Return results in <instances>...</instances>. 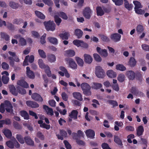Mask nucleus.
I'll list each match as a JSON object with an SVG mask.
<instances>
[{"label": "nucleus", "mask_w": 149, "mask_h": 149, "mask_svg": "<svg viewBox=\"0 0 149 149\" xmlns=\"http://www.w3.org/2000/svg\"><path fill=\"white\" fill-rule=\"evenodd\" d=\"M12 106L10 102L5 101L4 103H1L0 107V112L3 113L5 109L7 112L11 113L13 112Z\"/></svg>", "instance_id": "1"}, {"label": "nucleus", "mask_w": 149, "mask_h": 149, "mask_svg": "<svg viewBox=\"0 0 149 149\" xmlns=\"http://www.w3.org/2000/svg\"><path fill=\"white\" fill-rule=\"evenodd\" d=\"M38 63L40 68L44 69L46 73L49 77L51 75V72L49 67L47 65H45L44 63L43 60L41 59H40L38 60Z\"/></svg>", "instance_id": "2"}, {"label": "nucleus", "mask_w": 149, "mask_h": 149, "mask_svg": "<svg viewBox=\"0 0 149 149\" xmlns=\"http://www.w3.org/2000/svg\"><path fill=\"white\" fill-rule=\"evenodd\" d=\"M81 86L84 94L86 95H91V87L88 84L86 83H82L81 84Z\"/></svg>", "instance_id": "3"}, {"label": "nucleus", "mask_w": 149, "mask_h": 149, "mask_svg": "<svg viewBox=\"0 0 149 149\" xmlns=\"http://www.w3.org/2000/svg\"><path fill=\"white\" fill-rule=\"evenodd\" d=\"M44 24L47 31H54L55 29L56 25L53 21L45 22H44Z\"/></svg>", "instance_id": "4"}, {"label": "nucleus", "mask_w": 149, "mask_h": 149, "mask_svg": "<svg viewBox=\"0 0 149 149\" xmlns=\"http://www.w3.org/2000/svg\"><path fill=\"white\" fill-rule=\"evenodd\" d=\"M95 74L96 76L99 78H103L105 76V72L104 70L99 66L96 67Z\"/></svg>", "instance_id": "5"}, {"label": "nucleus", "mask_w": 149, "mask_h": 149, "mask_svg": "<svg viewBox=\"0 0 149 149\" xmlns=\"http://www.w3.org/2000/svg\"><path fill=\"white\" fill-rule=\"evenodd\" d=\"M73 43L78 47H81L84 48H87L88 47L87 44L81 40H75L73 41Z\"/></svg>", "instance_id": "6"}, {"label": "nucleus", "mask_w": 149, "mask_h": 149, "mask_svg": "<svg viewBox=\"0 0 149 149\" xmlns=\"http://www.w3.org/2000/svg\"><path fill=\"white\" fill-rule=\"evenodd\" d=\"M66 61L68 62V67L75 70L77 68V65L74 60L71 58L66 59Z\"/></svg>", "instance_id": "7"}, {"label": "nucleus", "mask_w": 149, "mask_h": 149, "mask_svg": "<svg viewBox=\"0 0 149 149\" xmlns=\"http://www.w3.org/2000/svg\"><path fill=\"white\" fill-rule=\"evenodd\" d=\"M96 50L102 57L106 58L108 56L107 51L105 49H102L100 47H96Z\"/></svg>", "instance_id": "8"}, {"label": "nucleus", "mask_w": 149, "mask_h": 149, "mask_svg": "<svg viewBox=\"0 0 149 149\" xmlns=\"http://www.w3.org/2000/svg\"><path fill=\"white\" fill-rule=\"evenodd\" d=\"M1 74L3 75L2 77V81L3 83L5 84H7L9 80L8 73L6 71H4L1 73Z\"/></svg>", "instance_id": "9"}, {"label": "nucleus", "mask_w": 149, "mask_h": 149, "mask_svg": "<svg viewBox=\"0 0 149 149\" xmlns=\"http://www.w3.org/2000/svg\"><path fill=\"white\" fill-rule=\"evenodd\" d=\"M92 12V11L89 7H86L84 10V16L86 19H89L91 17Z\"/></svg>", "instance_id": "10"}, {"label": "nucleus", "mask_w": 149, "mask_h": 149, "mask_svg": "<svg viewBox=\"0 0 149 149\" xmlns=\"http://www.w3.org/2000/svg\"><path fill=\"white\" fill-rule=\"evenodd\" d=\"M26 74L27 77L31 79H33L35 77V75L33 72L30 70L29 67H26Z\"/></svg>", "instance_id": "11"}, {"label": "nucleus", "mask_w": 149, "mask_h": 149, "mask_svg": "<svg viewBox=\"0 0 149 149\" xmlns=\"http://www.w3.org/2000/svg\"><path fill=\"white\" fill-rule=\"evenodd\" d=\"M85 133L88 138L93 139L95 136V132L94 130L91 129L86 130Z\"/></svg>", "instance_id": "12"}, {"label": "nucleus", "mask_w": 149, "mask_h": 149, "mask_svg": "<svg viewBox=\"0 0 149 149\" xmlns=\"http://www.w3.org/2000/svg\"><path fill=\"white\" fill-rule=\"evenodd\" d=\"M17 84L24 88H27L29 87L28 84L23 79H20L18 81Z\"/></svg>", "instance_id": "13"}, {"label": "nucleus", "mask_w": 149, "mask_h": 149, "mask_svg": "<svg viewBox=\"0 0 149 149\" xmlns=\"http://www.w3.org/2000/svg\"><path fill=\"white\" fill-rule=\"evenodd\" d=\"M85 62L88 64H91L92 62L93 59L89 54H84V55Z\"/></svg>", "instance_id": "14"}, {"label": "nucleus", "mask_w": 149, "mask_h": 149, "mask_svg": "<svg viewBox=\"0 0 149 149\" xmlns=\"http://www.w3.org/2000/svg\"><path fill=\"white\" fill-rule=\"evenodd\" d=\"M43 108L47 114L51 116H52L54 115V112L52 108L49 107L46 105H44Z\"/></svg>", "instance_id": "15"}, {"label": "nucleus", "mask_w": 149, "mask_h": 149, "mask_svg": "<svg viewBox=\"0 0 149 149\" xmlns=\"http://www.w3.org/2000/svg\"><path fill=\"white\" fill-rule=\"evenodd\" d=\"M2 132L7 138L9 139L11 138L12 134L10 130L6 128L2 130Z\"/></svg>", "instance_id": "16"}, {"label": "nucleus", "mask_w": 149, "mask_h": 149, "mask_svg": "<svg viewBox=\"0 0 149 149\" xmlns=\"http://www.w3.org/2000/svg\"><path fill=\"white\" fill-rule=\"evenodd\" d=\"M121 35L117 33L112 34L111 36V38L114 42H118L120 40Z\"/></svg>", "instance_id": "17"}, {"label": "nucleus", "mask_w": 149, "mask_h": 149, "mask_svg": "<svg viewBox=\"0 0 149 149\" xmlns=\"http://www.w3.org/2000/svg\"><path fill=\"white\" fill-rule=\"evenodd\" d=\"M31 97L33 99L39 102H42L43 101V99L41 96L36 93H33L31 95Z\"/></svg>", "instance_id": "18"}, {"label": "nucleus", "mask_w": 149, "mask_h": 149, "mask_svg": "<svg viewBox=\"0 0 149 149\" xmlns=\"http://www.w3.org/2000/svg\"><path fill=\"white\" fill-rule=\"evenodd\" d=\"M96 9L97 16H101L104 14V7L98 6L96 8Z\"/></svg>", "instance_id": "19"}, {"label": "nucleus", "mask_w": 149, "mask_h": 149, "mask_svg": "<svg viewBox=\"0 0 149 149\" xmlns=\"http://www.w3.org/2000/svg\"><path fill=\"white\" fill-rule=\"evenodd\" d=\"M47 58L48 61L51 63L55 62L56 60V56L53 54H48L47 56Z\"/></svg>", "instance_id": "20"}, {"label": "nucleus", "mask_w": 149, "mask_h": 149, "mask_svg": "<svg viewBox=\"0 0 149 149\" xmlns=\"http://www.w3.org/2000/svg\"><path fill=\"white\" fill-rule=\"evenodd\" d=\"M137 61L133 57H131L128 61V65L130 67H134L136 65Z\"/></svg>", "instance_id": "21"}, {"label": "nucleus", "mask_w": 149, "mask_h": 149, "mask_svg": "<svg viewBox=\"0 0 149 149\" xmlns=\"http://www.w3.org/2000/svg\"><path fill=\"white\" fill-rule=\"evenodd\" d=\"M126 75L130 79H133L135 77L134 72L131 70L127 71L126 72Z\"/></svg>", "instance_id": "22"}, {"label": "nucleus", "mask_w": 149, "mask_h": 149, "mask_svg": "<svg viewBox=\"0 0 149 149\" xmlns=\"http://www.w3.org/2000/svg\"><path fill=\"white\" fill-rule=\"evenodd\" d=\"M107 74L109 77L111 78H115L117 76L116 72L112 70H108L107 72Z\"/></svg>", "instance_id": "23"}, {"label": "nucleus", "mask_w": 149, "mask_h": 149, "mask_svg": "<svg viewBox=\"0 0 149 149\" xmlns=\"http://www.w3.org/2000/svg\"><path fill=\"white\" fill-rule=\"evenodd\" d=\"M64 55L70 57H73L75 55L74 51L72 49H70L65 51Z\"/></svg>", "instance_id": "24"}, {"label": "nucleus", "mask_w": 149, "mask_h": 149, "mask_svg": "<svg viewBox=\"0 0 149 149\" xmlns=\"http://www.w3.org/2000/svg\"><path fill=\"white\" fill-rule=\"evenodd\" d=\"M123 126V124L122 122L116 121L114 122V129L115 130L118 131L119 130L118 127H122Z\"/></svg>", "instance_id": "25"}, {"label": "nucleus", "mask_w": 149, "mask_h": 149, "mask_svg": "<svg viewBox=\"0 0 149 149\" xmlns=\"http://www.w3.org/2000/svg\"><path fill=\"white\" fill-rule=\"evenodd\" d=\"M72 95L73 97L80 101L82 100V95L79 92H74L73 93Z\"/></svg>", "instance_id": "26"}, {"label": "nucleus", "mask_w": 149, "mask_h": 149, "mask_svg": "<svg viewBox=\"0 0 149 149\" xmlns=\"http://www.w3.org/2000/svg\"><path fill=\"white\" fill-rule=\"evenodd\" d=\"M83 32L79 29H76L74 30V34L78 38H80L82 36Z\"/></svg>", "instance_id": "27"}, {"label": "nucleus", "mask_w": 149, "mask_h": 149, "mask_svg": "<svg viewBox=\"0 0 149 149\" xmlns=\"http://www.w3.org/2000/svg\"><path fill=\"white\" fill-rule=\"evenodd\" d=\"M60 134L62 136L58 134H56V136L58 139L63 140V137L62 136L64 137H66L67 136V133L65 131L63 130H61L60 131Z\"/></svg>", "instance_id": "28"}, {"label": "nucleus", "mask_w": 149, "mask_h": 149, "mask_svg": "<svg viewBox=\"0 0 149 149\" xmlns=\"http://www.w3.org/2000/svg\"><path fill=\"white\" fill-rule=\"evenodd\" d=\"M102 85L99 83L93 82L92 84L91 88L94 89H98L101 88Z\"/></svg>", "instance_id": "29"}, {"label": "nucleus", "mask_w": 149, "mask_h": 149, "mask_svg": "<svg viewBox=\"0 0 149 149\" xmlns=\"http://www.w3.org/2000/svg\"><path fill=\"white\" fill-rule=\"evenodd\" d=\"M69 36V33L67 32L62 33L59 35V36L63 40L68 39Z\"/></svg>", "instance_id": "30"}, {"label": "nucleus", "mask_w": 149, "mask_h": 149, "mask_svg": "<svg viewBox=\"0 0 149 149\" xmlns=\"http://www.w3.org/2000/svg\"><path fill=\"white\" fill-rule=\"evenodd\" d=\"M124 5L125 7L129 10H131L133 7V5L129 3L126 0H124Z\"/></svg>", "instance_id": "31"}, {"label": "nucleus", "mask_w": 149, "mask_h": 149, "mask_svg": "<svg viewBox=\"0 0 149 149\" xmlns=\"http://www.w3.org/2000/svg\"><path fill=\"white\" fill-rule=\"evenodd\" d=\"M38 123L40 124V126L41 127L45 128L47 130H48L50 128V126L49 125H46L45 123H43V121L42 120H38Z\"/></svg>", "instance_id": "32"}, {"label": "nucleus", "mask_w": 149, "mask_h": 149, "mask_svg": "<svg viewBox=\"0 0 149 149\" xmlns=\"http://www.w3.org/2000/svg\"><path fill=\"white\" fill-rule=\"evenodd\" d=\"M9 6L13 9H17L19 7V5L18 3H16L13 1H10L9 3Z\"/></svg>", "instance_id": "33"}, {"label": "nucleus", "mask_w": 149, "mask_h": 149, "mask_svg": "<svg viewBox=\"0 0 149 149\" xmlns=\"http://www.w3.org/2000/svg\"><path fill=\"white\" fill-rule=\"evenodd\" d=\"M26 143L28 145H33L34 144V142L29 136H26L24 137Z\"/></svg>", "instance_id": "34"}, {"label": "nucleus", "mask_w": 149, "mask_h": 149, "mask_svg": "<svg viewBox=\"0 0 149 149\" xmlns=\"http://www.w3.org/2000/svg\"><path fill=\"white\" fill-rule=\"evenodd\" d=\"M76 135H77V134L76 133H73L72 134L73 138L76 140V142L77 143L80 145H84V142L82 141L77 139V138L75 136Z\"/></svg>", "instance_id": "35"}, {"label": "nucleus", "mask_w": 149, "mask_h": 149, "mask_svg": "<svg viewBox=\"0 0 149 149\" xmlns=\"http://www.w3.org/2000/svg\"><path fill=\"white\" fill-rule=\"evenodd\" d=\"M20 114L24 119L28 120L29 119V115L26 111H20Z\"/></svg>", "instance_id": "36"}, {"label": "nucleus", "mask_w": 149, "mask_h": 149, "mask_svg": "<svg viewBox=\"0 0 149 149\" xmlns=\"http://www.w3.org/2000/svg\"><path fill=\"white\" fill-rule=\"evenodd\" d=\"M48 40L50 43L54 45H56L58 43V40L55 38L49 37L48 38Z\"/></svg>", "instance_id": "37"}, {"label": "nucleus", "mask_w": 149, "mask_h": 149, "mask_svg": "<svg viewBox=\"0 0 149 149\" xmlns=\"http://www.w3.org/2000/svg\"><path fill=\"white\" fill-rule=\"evenodd\" d=\"M116 69L117 70L123 71L126 70V68L122 64H118L116 65Z\"/></svg>", "instance_id": "38"}, {"label": "nucleus", "mask_w": 149, "mask_h": 149, "mask_svg": "<svg viewBox=\"0 0 149 149\" xmlns=\"http://www.w3.org/2000/svg\"><path fill=\"white\" fill-rule=\"evenodd\" d=\"M133 3L134 5V9L137 8H142V5L141 3L137 0H134L133 1Z\"/></svg>", "instance_id": "39"}, {"label": "nucleus", "mask_w": 149, "mask_h": 149, "mask_svg": "<svg viewBox=\"0 0 149 149\" xmlns=\"http://www.w3.org/2000/svg\"><path fill=\"white\" fill-rule=\"evenodd\" d=\"M75 60L79 65L81 67L83 66L84 61L82 59L78 57H76Z\"/></svg>", "instance_id": "40"}, {"label": "nucleus", "mask_w": 149, "mask_h": 149, "mask_svg": "<svg viewBox=\"0 0 149 149\" xmlns=\"http://www.w3.org/2000/svg\"><path fill=\"white\" fill-rule=\"evenodd\" d=\"M35 13L36 15L38 18L41 19H44L45 17V15L41 12L38 11H36Z\"/></svg>", "instance_id": "41"}, {"label": "nucleus", "mask_w": 149, "mask_h": 149, "mask_svg": "<svg viewBox=\"0 0 149 149\" xmlns=\"http://www.w3.org/2000/svg\"><path fill=\"white\" fill-rule=\"evenodd\" d=\"M77 111L76 110L72 111L71 114L69 116L70 118L73 119H76L77 118Z\"/></svg>", "instance_id": "42"}, {"label": "nucleus", "mask_w": 149, "mask_h": 149, "mask_svg": "<svg viewBox=\"0 0 149 149\" xmlns=\"http://www.w3.org/2000/svg\"><path fill=\"white\" fill-rule=\"evenodd\" d=\"M144 131L143 127V126L140 125L139 126L137 130V134L138 136L141 135Z\"/></svg>", "instance_id": "43"}, {"label": "nucleus", "mask_w": 149, "mask_h": 149, "mask_svg": "<svg viewBox=\"0 0 149 149\" xmlns=\"http://www.w3.org/2000/svg\"><path fill=\"white\" fill-rule=\"evenodd\" d=\"M19 44L22 46H25L26 45V39L23 37H20L19 40Z\"/></svg>", "instance_id": "44"}, {"label": "nucleus", "mask_w": 149, "mask_h": 149, "mask_svg": "<svg viewBox=\"0 0 149 149\" xmlns=\"http://www.w3.org/2000/svg\"><path fill=\"white\" fill-rule=\"evenodd\" d=\"M38 53L40 56L42 58H45L46 57V53L43 50L39 49L38 51Z\"/></svg>", "instance_id": "45"}, {"label": "nucleus", "mask_w": 149, "mask_h": 149, "mask_svg": "<svg viewBox=\"0 0 149 149\" xmlns=\"http://www.w3.org/2000/svg\"><path fill=\"white\" fill-rule=\"evenodd\" d=\"M58 14L63 19L67 20L68 19V17L66 14L63 12H60L58 13Z\"/></svg>", "instance_id": "46"}, {"label": "nucleus", "mask_w": 149, "mask_h": 149, "mask_svg": "<svg viewBox=\"0 0 149 149\" xmlns=\"http://www.w3.org/2000/svg\"><path fill=\"white\" fill-rule=\"evenodd\" d=\"M125 78V76L123 74H120L118 75L117 79L119 82H122L124 81Z\"/></svg>", "instance_id": "47"}, {"label": "nucleus", "mask_w": 149, "mask_h": 149, "mask_svg": "<svg viewBox=\"0 0 149 149\" xmlns=\"http://www.w3.org/2000/svg\"><path fill=\"white\" fill-rule=\"evenodd\" d=\"M95 60L97 62H100L102 61V58L100 56L97 54L95 53L93 54Z\"/></svg>", "instance_id": "48"}, {"label": "nucleus", "mask_w": 149, "mask_h": 149, "mask_svg": "<svg viewBox=\"0 0 149 149\" xmlns=\"http://www.w3.org/2000/svg\"><path fill=\"white\" fill-rule=\"evenodd\" d=\"M16 138L18 141L21 144H23L24 143V139L22 136L20 134H17Z\"/></svg>", "instance_id": "49"}, {"label": "nucleus", "mask_w": 149, "mask_h": 149, "mask_svg": "<svg viewBox=\"0 0 149 149\" xmlns=\"http://www.w3.org/2000/svg\"><path fill=\"white\" fill-rule=\"evenodd\" d=\"M144 29L143 26L141 25H139L136 28V31L138 33H141L143 30Z\"/></svg>", "instance_id": "50"}, {"label": "nucleus", "mask_w": 149, "mask_h": 149, "mask_svg": "<svg viewBox=\"0 0 149 149\" xmlns=\"http://www.w3.org/2000/svg\"><path fill=\"white\" fill-rule=\"evenodd\" d=\"M55 21L58 25H59L62 21L61 19L57 15H55L54 17Z\"/></svg>", "instance_id": "51"}, {"label": "nucleus", "mask_w": 149, "mask_h": 149, "mask_svg": "<svg viewBox=\"0 0 149 149\" xmlns=\"http://www.w3.org/2000/svg\"><path fill=\"white\" fill-rule=\"evenodd\" d=\"M141 8H137L134 9L135 13L138 14L142 15L143 14L144 11L141 9Z\"/></svg>", "instance_id": "52"}, {"label": "nucleus", "mask_w": 149, "mask_h": 149, "mask_svg": "<svg viewBox=\"0 0 149 149\" xmlns=\"http://www.w3.org/2000/svg\"><path fill=\"white\" fill-rule=\"evenodd\" d=\"M107 103L112 105L113 107L117 106L118 104L116 101L113 100H108L107 101Z\"/></svg>", "instance_id": "53"}, {"label": "nucleus", "mask_w": 149, "mask_h": 149, "mask_svg": "<svg viewBox=\"0 0 149 149\" xmlns=\"http://www.w3.org/2000/svg\"><path fill=\"white\" fill-rule=\"evenodd\" d=\"M1 36L2 38L6 40H8L9 39V36L5 33H1Z\"/></svg>", "instance_id": "54"}, {"label": "nucleus", "mask_w": 149, "mask_h": 149, "mask_svg": "<svg viewBox=\"0 0 149 149\" xmlns=\"http://www.w3.org/2000/svg\"><path fill=\"white\" fill-rule=\"evenodd\" d=\"M43 2L49 6H51L53 5V2L51 0H42Z\"/></svg>", "instance_id": "55"}, {"label": "nucleus", "mask_w": 149, "mask_h": 149, "mask_svg": "<svg viewBox=\"0 0 149 149\" xmlns=\"http://www.w3.org/2000/svg\"><path fill=\"white\" fill-rule=\"evenodd\" d=\"M92 102H93V103L92 104V105L95 108L97 107V105H100L98 101L95 99L93 100Z\"/></svg>", "instance_id": "56"}, {"label": "nucleus", "mask_w": 149, "mask_h": 149, "mask_svg": "<svg viewBox=\"0 0 149 149\" xmlns=\"http://www.w3.org/2000/svg\"><path fill=\"white\" fill-rule=\"evenodd\" d=\"M114 141L116 143L119 145L120 146L122 145V142L118 136H114Z\"/></svg>", "instance_id": "57"}, {"label": "nucleus", "mask_w": 149, "mask_h": 149, "mask_svg": "<svg viewBox=\"0 0 149 149\" xmlns=\"http://www.w3.org/2000/svg\"><path fill=\"white\" fill-rule=\"evenodd\" d=\"M2 68L5 70H8L9 68L8 64L5 62H3L1 64Z\"/></svg>", "instance_id": "58"}, {"label": "nucleus", "mask_w": 149, "mask_h": 149, "mask_svg": "<svg viewBox=\"0 0 149 149\" xmlns=\"http://www.w3.org/2000/svg\"><path fill=\"white\" fill-rule=\"evenodd\" d=\"M115 4L117 6L121 5L123 3V0H112Z\"/></svg>", "instance_id": "59"}, {"label": "nucleus", "mask_w": 149, "mask_h": 149, "mask_svg": "<svg viewBox=\"0 0 149 149\" xmlns=\"http://www.w3.org/2000/svg\"><path fill=\"white\" fill-rule=\"evenodd\" d=\"M7 146L10 148H13L14 147V143L13 142L10 141H7L6 142Z\"/></svg>", "instance_id": "60"}, {"label": "nucleus", "mask_w": 149, "mask_h": 149, "mask_svg": "<svg viewBox=\"0 0 149 149\" xmlns=\"http://www.w3.org/2000/svg\"><path fill=\"white\" fill-rule=\"evenodd\" d=\"M22 22L23 20L22 19H14L13 22V23L17 24H19L22 23Z\"/></svg>", "instance_id": "61"}, {"label": "nucleus", "mask_w": 149, "mask_h": 149, "mask_svg": "<svg viewBox=\"0 0 149 149\" xmlns=\"http://www.w3.org/2000/svg\"><path fill=\"white\" fill-rule=\"evenodd\" d=\"M46 36V34L45 33L40 38V42L42 44H43L46 42L45 39Z\"/></svg>", "instance_id": "62"}, {"label": "nucleus", "mask_w": 149, "mask_h": 149, "mask_svg": "<svg viewBox=\"0 0 149 149\" xmlns=\"http://www.w3.org/2000/svg\"><path fill=\"white\" fill-rule=\"evenodd\" d=\"M10 91L12 94L15 95H17V93L16 92L15 90V88L14 86H12L10 88Z\"/></svg>", "instance_id": "63"}, {"label": "nucleus", "mask_w": 149, "mask_h": 149, "mask_svg": "<svg viewBox=\"0 0 149 149\" xmlns=\"http://www.w3.org/2000/svg\"><path fill=\"white\" fill-rule=\"evenodd\" d=\"M141 47L143 50L149 51V45L146 44H143L142 45Z\"/></svg>", "instance_id": "64"}]
</instances>
